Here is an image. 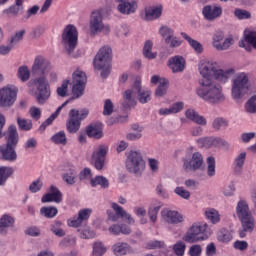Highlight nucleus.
<instances>
[{"mask_svg": "<svg viewBox=\"0 0 256 256\" xmlns=\"http://www.w3.org/2000/svg\"><path fill=\"white\" fill-rule=\"evenodd\" d=\"M17 76L18 79L23 81V83H25V81H29V78L31 77V71H29V67L20 66L18 68Z\"/></svg>", "mask_w": 256, "mask_h": 256, "instance_id": "nucleus-49", "label": "nucleus"}, {"mask_svg": "<svg viewBox=\"0 0 256 256\" xmlns=\"http://www.w3.org/2000/svg\"><path fill=\"white\" fill-rule=\"evenodd\" d=\"M203 154L194 152L191 159H183V169L185 171H199L203 168Z\"/></svg>", "mask_w": 256, "mask_h": 256, "instance_id": "nucleus-20", "label": "nucleus"}, {"mask_svg": "<svg viewBox=\"0 0 256 256\" xmlns=\"http://www.w3.org/2000/svg\"><path fill=\"white\" fill-rule=\"evenodd\" d=\"M234 15H235V17H237V19H239V20L251 19V13H249V11L243 10V9H236V10L234 11Z\"/></svg>", "mask_w": 256, "mask_h": 256, "instance_id": "nucleus-61", "label": "nucleus"}, {"mask_svg": "<svg viewBox=\"0 0 256 256\" xmlns=\"http://www.w3.org/2000/svg\"><path fill=\"white\" fill-rule=\"evenodd\" d=\"M102 31L109 33L110 28L103 23V13L100 10H94L90 16V33L97 35Z\"/></svg>", "mask_w": 256, "mask_h": 256, "instance_id": "nucleus-14", "label": "nucleus"}, {"mask_svg": "<svg viewBox=\"0 0 256 256\" xmlns=\"http://www.w3.org/2000/svg\"><path fill=\"white\" fill-rule=\"evenodd\" d=\"M41 189H43V181L41 179H36L29 185L30 193H39Z\"/></svg>", "mask_w": 256, "mask_h": 256, "instance_id": "nucleus-57", "label": "nucleus"}, {"mask_svg": "<svg viewBox=\"0 0 256 256\" xmlns=\"http://www.w3.org/2000/svg\"><path fill=\"white\" fill-rule=\"evenodd\" d=\"M63 201V194L59 191V188L55 185H51L49 193L45 194L41 198L42 203H61Z\"/></svg>", "mask_w": 256, "mask_h": 256, "instance_id": "nucleus-25", "label": "nucleus"}, {"mask_svg": "<svg viewBox=\"0 0 256 256\" xmlns=\"http://www.w3.org/2000/svg\"><path fill=\"white\" fill-rule=\"evenodd\" d=\"M175 195H178V197H181V199H185L186 201L191 199V192H189L187 189H184L182 186H178L174 189Z\"/></svg>", "mask_w": 256, "mask_h": 256, "instance_id": "nucleus-54", "label": "nucleus"}, {"mask_svg": "<svg viewBox=\"0 0 256 256\" xmlns=\"http://www.w3.org/2000/svg\"><path fill=\"white\" fill-rule=\"evenodd\" d=\"M204 215L212 225H217L221 221V214H219V211L214 208H208L205 210Z\"/></svg>", "mask_w": 256, "mask_h": 256, "instance_id": "nucleus-37", "label": "nucleus"}, {"mask_svg": "<svg viewBox=\"0 0 256 256\" xmlns=\"http://www.w3.org/2000/svg\"><path fill=\"white\" fill-rule=\"evenodd\" d=\"M15 101H17V88L6 86L0 89V107L2 109L13 107Z\"/></svg>", "mask_w": 256, "mask_h": 256, "instance_id": "nucleus-15", "label": "nucleus"}, {"mask_svg": "<svg viewBox=\"0 0 256 256\" xmlns=\"http://www.w3.org/2000/svg\"><path fill=\"white\" fill-rule=\"evenodd\" d=\"M112 253H114L116 256H124L135 253V250H133V247H131V245H129L127 242H116L112 246Z\"/></svg>", "mask_w": 256, "mask_h": 256, "instance_id": "nucleus-28", "label": "nucleus"}, {"mask_svg": "<svg viewBox=\"0 0 256 256\" xmlns=\"http://www.w3.org/2000/svg\"><path fill=\"white\" fill-rule=\"evenodd\" d=\"M196 145L199 149H212V147H219L225 145V141L214 136H205L196 139Z\"/></svg>", "mask_w": 256, "mask_h": 256, "instance_id": "nucleus-22", "label": "nucleus"}, {"mask_svg": "<svg viewBox=\"0 0 256 256\" xmlns=\"http://www.w3.org/2000/svg\"><path fill=\"white\" fill-rule=\"evenodd\" d=\"M117 5V11L120 15H134L139 9V0H115Z\"/></svg>", "mask_w": 256, "mask_h": 256, "instance_id": "nucleus-17", "label": "nucleus"}, {"mask_svg": "<svg viewBox=\"0 0 256 256\" xmlns=\"http://www.w3.org/2000/svg\"><path fill=\"white\" fill-rule=\"evenodd\" d=\"M185 115H186V119H189V121H193V123H196L197 125H202V126L207 125V119L199 115V113H197V111L193 109H188L185 112Z\"/></svg>", "mask_w": 256, "mask_h": 256, "instance_id": "nucleus-34", "label": "nucleus"}, {"mask_svg": "<svg viewBox=\"0 0 256 256\" xmlns=\"http://www.w3.org/2000/svg\"><path fill=\"white\" fill-rule=\"evenodd\" d=\"M75 243H77V241L75 240V237L73 236H67L65 237L61 242H60V247H62L63 249H65V247H73L75 246Z\"/></svg>", "mask_w": 256, "mask_h": 256, "instance_id": "nucleus-59", "label": "nucleus"}, {"mask_svg": "<svg viewBox=\"0 0 256 256\" xmlns=\"http://www.w3.org/2000/svg\"><path fill=\"white\" fill-rule=\"evenodd\" d=\"M126 169L134 175H141L145 170V160L139 151H130L126 159Z\"/></svg>", "mask_w": 256, "mask_h": 256, "instance_id": "nucleus-10", "label": "nucleus"}, {"mask_svg": "<svg viewBox=\"0 0 256 256\" xmlns=\"http://www.w3.org/2000/svg\"><path fill=\"white\" fill-rule=\"evenodd\" d=\"M78 41L79 32L77 31V27H75V25L68 24L62 32V45L68 55H71V53L75 51Z\"/></svg>", "mask_w": 256, "mask_h": 256, "instance_id": "nucleus-8", "label": "nucleus"}, {"mask_svg": "<svg viewBox=\"0 0 256 256\" xmlns=\"http://www.w3.org/2000/svg\"><path fill=\"white\" fill-rule=\"evenodd\" d=\"M69 101L70 100H66L60 107H58L57 110L41 124V126L39 127V131H45V129H47V127H49V125H51L53 121L57 119V116L59 115V113H61V109H63V107H65L69 103Z\"/></svg>", "mask_w": 256, "mask_h": 256, "instance_id": "nucleus-35", "label": "nucleus"}, {"mask_svg": "<svg viewBox=\"0 0 256 256\" xmlns=\"http://www.w3.org/2000/svg\"><path fill=\"white\" fill-rule=\"evenodd\" d=\"M183 110V102H176L169 108H161L159 110V115H175V113H179Z\"/></svg>", "mask_w": 256, "mask_h": 256, "instance_id": "nucleus-36", "label": "nucleus"}, {"mask_svg": "<svg viewBox=\"0 0 256 256\" xmlns=\"http://www.w3.org/2000/svg\"><path fill=\"white\" fill-rule=\"evenodd\" d=\"M148 166L152 173H159V160L155 158H148Z\"/></svg>", "mask_w": 256, "mask_h": 256, "instance_id": "nucleus-64", "label": "nucleus"}, {"mask_svg": "<svg viewBox=\"0 0 256 256\" xmlns=\"http://www.w3.org/2000/svg\"><path fill=\"white\" fill-rule=\"evenodd\" d=\"M91 187H97L99 185L102 189L109 187V180L105 176H96L90 180Z\"/></svg>", "mask_w": 256, "mask_h": 256, "instance_id": "nucleus-41", "label": "nucleus"}, {"mask_svg": "<svg viewBox=\"0 0 256 256\" xmlns=\"http://www.w3.org/2000/svg\"><path fill=\"white\" fill-rule=\"evenodd\" d=\"M249 89V74L245 72L237 73L232 79L231 96L234 101L243 99Z\"/></svg>", "mask_w": 256, "mask_h": 256, "instance_id": "nucleus-6", "label": "nucleus"}, {"mask_svg": "<svg viewBox=\"0 0 256 256\" xmlns=\"http://www.w3.org/2000/svg\"><path fill=\"white\" fill-rule=\"evenodd\" d=\"M202 15L206 21H215L223 15V8L218 5H206L202 9Z\"/></svg>", "mask_w": 256, "mask_h": 256, "instance_id": "nucleus-23", "label": "nucleus"}, {"mask_svg": "<svg viewBox=\"0 0 256 256\" xmlns=\"http://www.w3.org/2000/svg\"><path fill=\"white\" fill-rule=\"evenodd\" d=\"M235 75V69L230 68V69H219L216 68V72L214 73V79L218 81V83H227L231 77Z\"/></svg>", "mask_w": 256, "mask_h": 256, "instance_id": "nucleus-31", "label": "nucleus"}, {"mask_svg": "<svg viewBox=\"0 0 256 256\" xmlns=\"http://www.w3.org/2000/svg\"><path fill=\"white\" fill-rule=\"evenodd\" d=\"M107 253V247L103 244V242H96L93 245V255L95 256H103Z\"/></svg>", "mask_w": 256, "mask_h": 256, "instance_id": "nucleus-52", "label": "nucleus"}, {"mask_svg": "<svg viewBox=\"0 0 256 256\" xmlns=\"http://www.w3.org/2000/svg\"><path fill=\"white\" fill-rule=\"evenodd\" d=\"M246 113L256 114V96H252L244 105Z\"/></svg>", "mask_w": 256, "mask_h": 256, "instance_id": "nucleus-50", "label": "nucleus"}, {"mask_svg": "<svg viewBox=\"0 0 256 256\" xmlns=\"http://www.w3.org/2000/svg\"><path fill=\"white\" fill-rule=\"evenodd\" d=\"M57 213H59V210H57V207L55 206H47L40 209V214L43 215V217H46V219L57 217Z\"/></svg>", "mask_w": 256, "mask_h": 256, "instance_id": "nucleus-43", "label": "nucleus"}, {"mask_svg": "<svg viewBox=\"0 0 256 256\" xmlns=\"http://www.w3.org/2000/svg\"><path fill=\"white\" fill-rule=\"evenodd\" d=\"M107 153H109V147L104 144L99 145L94 149L91 159L97 171H101L105 167V160L107 159Z\"/></svg>", "mask_w": 256, "mask_h": 256, "instance_id": "nucleus-16", "label": "nucleus"}, {"mask_svg": "<svg viewBox=\"0 0 256 256\" xmlns=\"http://www.w3.org/2000/svg\"><path fill=\"white\" fill-rule=\"evenodd\" d=\"M185 58L183 56H173L168 59L167 66L172 71V73H183L185 71Z\"/></svg>", "mask_w": 256, "mask_h": 256, "instance_id": "nucleus-26", "label": "nucleus"}, {"mask_svg": "<svg viewBox=\"0 0 256 256\" xmlns=\"http://www.w3.org/2000/svg\"><path fill=\"white\" fill-rule=\"evenodd\" d=\"M62 181L67 185H75L77 183V167L68 165L62 174Z\"/></svg>", "mask_w": 256, "mask_h": 256, "instance_id": "nucleus-29", "label": "nucleus"}, {"mask_svg": "<svg viewBox=\"0 0 256 256\" xmlns=\"http://www.w3.org/2000/svg\"><path fill=\"white\" fill-rule=\"evenodd\" d=\"M15 173V170L11 166H0V186L7 183V179Z\"/></svg>", "mask_w": 256, "mask_h": 256, "instance_id": "nucleus-38", "label": "nucleus"}, {"mask_svg": "<svg viewBox=\"0 0 256 256\" xmlns=\"http://www.w3.org/2000/svg\"><path fill=\"white\" fill-rule=\"evenodd\" d=\"M113 58V51L109 46H103L96 54L93 65L96 71H101L102 79H107L111 73V59Z\"/></svg>", "mask_w": 256, "mask_h": 256, "instance_id": "nucleus-4", "label": "nucleus"}, {"mask_svg": "<svg viewBox=\"0 0 256 256\" xmlns=\"http://www.w3.org/2000/svg\"><path fill=\"white\" fill-rule=\"evenodd\" d=\"M233 45L231 37L225 38V33L218 31L212 37V46L216 51H227Z\"/></svg>", "mask_w": 256, "mask_h": 256, "instance_id": "nucleus-18", "label": "nucleus"}, {"mask_svg": "<svg viewBox=\"0 0 256 256\" xmlns=\"http://www.w3.org/2000/svg\"><path fill=\"white\" fill-rule=\"evenodd\" d=\"M201 253H203V248L199 244L192 245L188 251V255L190 256H201Z\"/></svg>", "mask_w": 256, "mask_h": 256, "instance_id": "nucleus-63", "label": "nucleus"}, {"mask_svg": "<svg viewBox=\"0 0 256 256\" xmlns=\"http://www.w3.org/2000/svg\"><path fill=\"white\" fill-rule=\"evenodd\" d=\"M57 95L59 97H67L69 95V80H64L61 86L57 88Z\"/></svg>", "mask_w": 256, "mask_h": 256, "instance_id": "nucleus-53", "label": "nucleus"}, {"mask_svg": "<svg viewBox=\"0 0 256 256\" xmlns=\"http://www.w3.org/2000/svg\"><path fill=\"white\" fill-rule=\"evenodd\" d=\"M217 69H219V62L215 60H201L198 64V71L202 79L198 81L196 94L210 105H217L225 101L223 86L211 80V77L215 76Z\"/></svg>", "mask_w": 256, "mask_h": 256, "instance_id": "nucleus-1", "label": "nucleus"}, {"mask_svg": "<svg viewBox=\"0 0 256 256\" xmlns=\"http://www.w3.org/2000/svg\"><path fill=\"white\" fill-rule=\"evenodd\" d=\"M213 129L219 131V129H223L229 127V120L225 118H215L212 123Z\"/></svg>", "mask_w": 256, "mask_h": 256, "instance_id": "nucleus-51", "label": "nucleus"}, {"mask_svg": "<svg viewBox=\"0 0 256 256\" xmlns=\"http://www.w3.org/2000/svg\"><path fill=\"white\" fill-rule=\"evenodd\" d=\"M236 215L241 223L244 224L248 229L253 225V221L255 218L253 217V213L249 208V202L247 200L241 198L236 204Z\"/></svg>", "mask_w": 256, "mask_h": 256, "instance_id": "nucleus-9", "label": "nucleus"}, {"mask_svg": "<svg viewBox=\"0 0 256 256\" xmlns=\"http://www.w3.org/2000/svg\"><path fill=\"white\" fill-rule=\"evenodd\" d=\"M209 235H211V229L207 223L193 224L183 236V241L186 243H198V241H205Z\"/></svg>", "mask_w": 256, "mask_h": 256, "instance_id": "nucleus-7", "label": "nucleus"}, {"mask_svg": "<svg viewBox=\"0 0 256 256\" xmlns=\"http://www.w3.org/2000/svg\"><path fill=\"white\" fill-rule=\"evenodd\" d=\"M130 28L127 24L123 23L120 26L116 27V35L118 37H127L130 33Z\"/></svg>", "mask_w": 256, "mask_h": 256, "instance_id": "nucleus-58", "label": "nucleus"}, {"mask_svg": "<svg viewBox=\"0 0 256 256\" xmlns=\"http://www.w3.org/2000/svg\"><path fill=\"white\" fill-rule=\"evenodd\" d=\"M16 121L20 131H31L33 129V121H31V119H25L18 116Z\"/></svg>", "mask_w": 256, "mask_h": 256, "instance_id": "nucleus-40", "label": "nucleus"}, {"mask_svg": "<svg viewBox=\"0 0 256 256\" xmlns=\"http://www.w3.org/2000/svg\"><path fill=\"white\" fill-rule=\"evenodd\" d=\"M29 115L34 121H39L41 119V108L32 106L29 109Z\"/></svg>", "mask_w": 256, "mask_h": 256, "instance_id": "nucleus-62", "label": "nucleus"}, {"mask_svg": "<svg viewBox=\"0 0 256 256\" xmlns=\"http://www.w3.org/2000/svg\"><path fill=\"white\" fill-rule=\"evenodd\" d=\"M217 239L221 241V243H229V241L233 239V235H231V231L222 228L217 233Z\"/></svg>", "mask_w": 256, "mask_h": 256, "instance_id": "nucleus-46", "label": "nucleus"}, {"mask_svg": "<svg viewBox=\"0 0 256 256\" xmlns=\"http://www.w3.org/2000/svg\"><path fill=\"white\" fill-rule=\"evenodd\" d=\"M15 225V219L7 214H4L0 218V235H7L9 233V228Z\"/></svg>", "mask_w": 256, "mask_h": 256, "instance_id": "nucleus-32", "label": "nucleus"}, {"mask_svg": "<svg viewBox=\"0 0 256 256\" xmlns=\"http://www.w3.org/2000/svg\"><path fill=\"white\" fill-rule=\"evenodd\" d=\"M181 36L189 43L190 47H192L196 53H203V45L199 41L191 38L185 32H182Z\"/></svg>", "mask_w": 256, "mask_h": 256, "instance_id": "nucleus-39", "label": "nucleus"}, {"mask_svg": "<svg viewBox=\"0 0 256 256\" xmlns=\"http://www.w3.org/2000/svg\"><path fill=\"white\" fill-rule=\"evenodd\" d=\"M52 143L55 145H67V135L65 131H59L51 137Z\"/></svg>", "mask_w": 256, "mask_h": 256, "instance_id": "nucleus-45", "label": "nucleus"}, {"mask_svg": "<svg viewBox=\"0 0 256 256\" xmlns=\"http://www.w3.org/2000/svg\"><path fill=\"white\" fill-rule=\"evenodd\" d=\"M159 35L165 40V43H169L171 37L175 35V30L169 26H161L159 28Z\"/></svg>", "mask_w": 256, "mask_h": 256, "instance_id": "nucleus-42", "label": "nucleus"}, {"mask_svg": "<svg viewBox=\"0 0 256 256\" xmlns=\"http://www.w3.org/2000/svg\"><path fill=\"white\" fill-rule=\"evenodd\" d=\"M72 94L73 97L70 99V101H73V99H79L83 95V92L85 91V85L87 84V75H85V72L77 70L72 75Z\"/></svg>", "mask_w": 256, "mask_h": 256, "instance_id": "nucleus-12", "label": "nucleus"}, {"mask_svg": "<svg viewBox=\"0 0 256 256\" xmlns=\"http://www.w3.org/2000/svg\"><path fill=\"white\" fill-rule=\"evenodd\" d=\"M153 49V42L151 40H147L144 44L143 55L146 59H155L157 57V53L151 52Z\"/></svg>", "mask_w": 256, "mask_h": 256, "instance_id": "nucleus-47", "label": "nucleus"}, {"mask_svg": "<svg viewBox=\"0 0 256 256\" xmlns=\"http://www.w3.org/2000/svg\"><path fill=\"white\" fill-rule=\"evenodd\" d=\"M6 141L5 145H0V159L8 163H15L18 159L17 150L15 149L19 143V134L15 125L8 128Z\"/></svg>", "mask_w": 256, "mask_h": 256, "instance_id": "nucleus-3", "label": "nucleus"}, {"mask_svg": "<svg viewBox=\"0 0 256 256\" xmlns=\"http://www.w3.org/2000/svg\"><path fill=\"white\" fill-rule=\"evenodd\" d=\"M144 13L145 21H157L163 15V4L148 6L145 8Z\"/></svg>", "mask_w": 256, "mask_h": 256, "instance_id": "nucleus-24", "label": "nucleus"}, {"mask_svg": "<svg viewBox=\"0 0 256 256\" xmlns=\"http://www.w3.org/2000/svg\"><path fill=\"white\" fill-rule=\"evenodd\" d=\"M91 213H93V209L91 208L80 209L78 211V216H74L68 220V226L74 228L81 227L83 223L89 221Z\"/></svg>", "mask_w": 256, "mask_h": 256, "instance_id": "nucleus-21", "label": "nucleus"}, {"mask_svg": "<svg viewBox=\"0 0 256 256\" xmlns=\"http://www.w3.org/2000/svg\"><path fill=\"white\" fill-rule=\"evenodd\" d=\"M185 249H187V246L185 245V242H183V241H178L173 246V251H174L175 255H177V256H184Z\"/></svg>", "mask_w": 256, "mask_h": 256, "instance_id": "nucleus-56", "label": "nucleus"}, {"mask_svg": "<svg viewBox=\"0 0 256 256\" xmlns=\"http://www.w3.org/2000/svg\"><path fill=\"white\" fill-rule=\"evenodd\" d=\"M138 98L139 103L145 104L151 101V92L149 89H141V79L138 78L134 82L131 89L124 92V100L128 105H135V99Z\"/></svg>", "mask_w": 256, "mask_h": 256, "instance_id": "nucleus-5", "label": "nucleus"}, {"mask_svg": "<svg viewBox=\"0 0 256 256\" xmlns=\"http://www.w3.org/2000/svg\"><path fill=\"white\" fill-rule=\"evenodd\" d=\"M51 71V63L43 56H37L31 68L33 75L41 73L43 76L35 78L29 82L30 85H35L36 91L30 90V95H33L39 105H43L51 97V86L45 75Z\"/></svg>", "mask_w": 256, "mask_h": 256, "instance_id": "nucleus-2", "label": "nucleus"}, {"mask_svg": "<svg viewBox=\"0 0 256 256\" xmlns=\"http://www.w3.org/2000/svg\"><path fill=\"white\" fill-rule=\"evenodd\" d=\"M113 109H115V106L113 105V102L111 99H106L104 101V110H103V115H111L113 113Z\"/></svg>", "mask_w": 256, "mask_h": 256, "instance_id": "nucleus-60", "label": "nucleus"}, {"mask_svg": "<svg viewBox=\"0 0 256 256\" xmlns=\"http://www.w3.org/2000/svg\"><path fill=\"white\" fill-rule=\"evenodd\" d=\"M162 221L168 225H179L185 221V216L179 211L165 208L161 211Z\"/></svg>", "mask_w": 256, "mask_h": 256, "instance_id": "nucleus-19", "label": "nucleus"}, {"mask_svg": "<svg viewBox=\"0 0 256 256\" xmlns=\"http://www.w3.org/2000/svg\"><path fill=\"white\" fill-rule=\"evenodd\" d=\"M169 85V80H161V84L158 85V88L155 91L156 97H163L167 93V87Z\"/></svg>", "mask_w": 256, "mask_h": 256, "instance_id": "nucleus-55", "label": "nucleus"}, {"mask_svg": "<svg viewBox=\"0 0 256 256\" xmlns=\"http://www.w3.org/2000/svg\"><path fill=\"white\" fill-rule=\"evenodd\" d=\"M206 164H207L206 173H207L208 177H215V175L217 173L215 157L209 156L206 159Z\"/></svg>", "mask_w": 256, "mask_h": 256, "instance_id": "nucleus-44", "label": "nucleus"}, {"mask_svg": "<svg viewBox=\"0 0 256 256\" xmlns=\"http://www.w3.org/2000/svg\"><path fill=\"white\" fill-rule=\"evenodd\" d=\"M245 161H247V152L242 151L238 155H236L233 162V169L235 173L239 174L243 171Z\"/></svg>", "mask_w": 256, "mask_h": 256, "instance_id": "nucleus-33", "label": "nucleus"}, {"mask_svg": "<svg viewBox=\"0 0 256 256\" xmlns=\"http://www.w3.org/2000/svg\"><path fill=\"white\" fill-rule=\"evenodd\" d=\"M63 223L61 221H55L50 225V230L56 235V237H65V230H63Z\"/></svg>", "mask_w": 256, "mask_h": 256, "instance_id": "nucleus-48", "label": "nucleus"}, {"mask_svg": "<svg viewBox=\"0 0 256 256\" xmlns=\"http://www.w3.org/2000/svg\"><path fill=\"white\" fill-rule=\"evenodd\" d=\"M111 209H113V212H108V219L109 221H113V223H117L119 219H125L127 221L128 225H135V218L131 216L123 207L119 206L116 202H112L110 204Z\"/></svg>", "mask_w": 256, "mask_h": 256, "instance_id": "nucleus-13", "label": "nucleus"}, {"mask_svg": "<svg viewBox=\"0 0 256 256\" xmlns=\"http://www.w3.org/2000/svg\"><path fill=\"white\" fill-rule=\"evenodd\" d=\"M89 115V110H75L72 109L69 112V120L66 123V129L68 133H77L81 129V121Z\"/></svg>", "mask_w": 256, "mask_h": 256, "instance_id": "nucleus-11", "label": "nucleus"}, {"mask_svg": "<svg viewBox=\"0 0 256 256\" xmlns=\"http://www.w3.org/2000/svg\"><path fill=\"white\" fill-rule=\"evenodd\" d=\"M86 135L92 139H101L103 137V124L101 122L90 124L86 128Z\"/></svg>", "mask_w": 256, "mask_h": 256, "instance_id": "nucleus-30", "label": "nucleus"}, {"mask_svg": "<svg viewBox=\"0 0 256 256\" xmlns=\"http://www.w3.org/2000/svg\"><path fill=\"white\" fill-rule=\"evenodd\" d=\"M252 45L254 49H256V32L255 31H245L244 39L239 41V47L246 49V51H251Z\"/></svg>", "mask_w": 256, "mask_h": 256, "instance_id": "nucleus-27", "label": "nucleus"}]
</instances>
